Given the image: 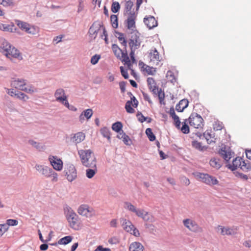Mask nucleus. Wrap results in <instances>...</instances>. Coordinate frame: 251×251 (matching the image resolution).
Returning a JSON list of instances; mask_svg holds the SVG:
<instances>
[{"label":"nucleus","instance_id":"nucleus-1","mask_svg":"<svg viewBox=\"0 0 251 251\" xmlns=\"http://www.w3.org/2000/svg\"><path fill=\"white\" fill-rule=\"evenodd\" d=\"M0 52L10 60L12 59L22 60L23 59L20 51L5 39L2 40L1 42Z\"/></svg>","mask_w":251,"mask_h":251},{"label":"nucleus","instance_id":"nucleus-2","mask_svg":"<svg viewBox=\"0 0 251 251\" xmlns=\"http://www.w3.org/2000/svg\"><path fill=\"white\" fill-rule=\"evenodd\" d=\"M80 161L85 167H95L96 157L91 150H80L78 151Z\"/></svg>","mask_w":251,"mask_h":251},{"label":"nucleus","instance_id":"nucleus-3","mask_svg":"<svg viewBox=\"0 0 251 251\" xmlns=\"http://www.w3.org/2000/svg\"><path fill=\"white\" fill-rule=\"evenodd\" d=\"M36 170L42 176L46 178H51L53 182L58 180V175L50 167L41 164H36L35 166Z\"/></svg>","mask_w":251,"mask_h":251},{"label":"nucleus","instance_id":"nucleus-4","mask_svg":"<svg viewBox=\"0 0 251 251\" xmlns=\"http://www.w3.org/2000/svg\"><path fill=\"white\" fill-rule=\"evenodd\" d=\"M136 18L137 15L134 12H130L127 13L126 19L124 22V25L128 34L138 32L136 26Z\"/></svg>","mask_w":251,"mask_h":251},{"label":"nucleus","instance_id":"nucleus-5","mask_svg":"<svg viewBox=\"0 0 251 251\" xmlns=\"http://www.w3.org/2000/svg\"><path fill=\"white\" fill-rule=\"evenodd\" d=\"M105 32V28L101 22L96 21L93 23L88 31L89 37L90 41L94 40L98 34H102Z\"/></svg>","mask_w":251,"mask_h":251},{"label":"nucleus","instance_id":"nucleus-6","mask_svg":"<svg viewBox=\"0 0 251 251\" xmlns=\"http://www.w3.org/2000/svg\"><path fill=\"white\" fill-rule=\"evenodd\" d=\"M67 220L71 228L75 230L82 228L83 224L79 216L73 211L69 212Z\"/></svg>","mask_w":251,"mask_h":251},{"label":"nucleus","instance_id":"nucleus-7","mask_svg":"<svg viewBox=\"0 0 251 251\" xmlns=\"http://www.w3.org/2000/svg\"><path fill=\"white\" fill-rule=\"evenodd\" d=\"M193 175L197 179L210 186L216 185L219 183V181L215 177L208 174L196 172L193 173Z\"/></svg>","mask_w":251,"mask_h":251},{"label":"nucleus","instance_id":"nucleus-8","mask_svg":"<svg viewBox=\"0 0 251 251\" xmlns=\"http://www.w3.org/2000/svg\"><path fill=\"white\" fill-rule=\"evenodd\" d=\"M16 23L21 30L25 31L28 34L35 35L38 34L39 32V27L34 25H30L27 23L20 20H16Z\"/></svg>","mask_w":251,"mask_h":251},{"label":"nucleus","instance_id":"nucleus-9","mask_svg":"<svg viewBox=\"0 0 251 251\" xmlns=\"http://www.w3.org/2000/svg\"><path fill=\"white\" fill-rule=\"evenodd\" d=\"M26 80L20 78L15 79L11 82V85L16 89L30 94H32L35 92V90L31 86H30L29 88H27L26 87Z\"/></svg>","mask_w":251,"mask_h":251},{"label":"nucleus","instance_id":"nucleus-10","mask_svg":"<svg viewBox=\"0 0 251 251\" xmlns=\"http://www.w3.org/2000/svg\"><path fill=\"white\" fill-rule=\"evenodd\" d=\"M130 35L128 45L131 50H136L138 49L142 43V40L140 37V33L139 32L129 33Z\"/></svg>","mask_w":251,"mask_h":251},{"label":"nucleus","instance_id":"nucleus-11","mask_svg":"<svg viewBox=\"0 0 251 251\" xmlns=\"http://www.w3.org/2000/svg\"><path fill=\"white\" fill-rule=\"evenodd\" d=\"M77 213L81 216L86 218H91L95 215L94 208L87 204L80 205L77 209Z\"/></svg>","mask_w":251,"mask_h":251},{"label":"nucleus","instance_id":"nucleus-12","mask_svg":"<svg viewBox=\"0 0 251 251\" xmlns=\"http://www.w3.org/2000/svg\"><path fill=\"white\" fill-rule=\"evenodd\" d=\"M121 222L122 227L126 231L129 232L135 237H139L140 236L139 230L134 227L130 221L125 219H122Z\"/></svg>","mask_w":251,"mask_h":251},{"label":"nucleus","instance_id":"nucleus-13","mask_svg":"<svg viewBox=\"0 0 251 251\" xmlns=\"http://www.w3.org/2000/svg\"><path fill=\"white\" fill-rule=\"evenodd\" d=\"M188 120L190 125L194 128H201L203 126V119L200 115L197 113H192Z\"/></svg>","mask_w":251,"mask_h":251},{"label":"nucleus","instance_id":"nucleus-14","mask_svg":"<svg viewBox=\"0 0 251 251\" xmlns=\"http://www.w3.org/2000/svg\"><path fill=\"white\" fill-rule=\"evenodd\" d=\"M228 168L232 171H235L240 168L243 171L248 169V167L243 159L241 157H236L232 161V164L228 165Z\"/></svg>","mask_w":251,"mask_h":251},{"label":"nucleus","instance_id":"nucleus-15","mask_svg":"<svg viewBox=\"0 0 251 251\" xmlns=\"http://www.w3.org/2000/svg\"><path fill=\"white\" fill-rule=\"evenodd\" d=\"M182 222L185 227L192 232H198L202 231L201 228L191 219H184Z\"/></svg>","mask_w":251,"mask_h":251},{"label":"nucleus","instance_id":"nucleus-16","mask_svg":"<svg viewBox=\"0 0 251 251\" xmlns=\"http://www.w3.org/2000/svg\"><path fill=\"white\" fill-rule=\"evenodd\" d=\"M49 160L53 168L58 171L62 170L63 166L62 160L56 156L50 155Z\"/></svg>","mask_w":251,"mask_h":251},{"label":"nucleus","instance_id":"nucleus-17","mask_svg":"<svg viewBox=\"0 0 251 251\" xmlns=\"http://www.w3.org/2000/svg\"><path fill=\"white\" fill-rule=\"evenodd\" d=\"M149 57L150 58V63L153 66H157L160 61L159 52L155 48L151 50L150 51Z\"/></svg>","mask_w":251,"mask_h":251},{"label":"nucleus","instance_id":"nucleus-18","mask_svg":"<svg viewBox=\"0 0 251 251\" xmlns=\"http://www.w3.org/2000/svg\"><path fill=\"white\" fill-rule=\"evenodd\" d=\"M67 178L69 181H72L76 177V171L73 165L69 166L65 170Z\"/></svg>","mask_w":251,"mask_h":251},{"label":"nucleus","instance_id":"nucleus-19","mask_svg":"<svg viewBox=\"0 0 251 251\" xmlns=\"http://www.w3.org/2000/svg\"><path fill=\"white\" fill-rule=\"evenodd\" d=\"M134 213L138 217L142 218L144 221L151 222L153 221V217L143 209H137Z\"/></svg>","mask_w":251,"mask_h":251},{"label":"nucleus","instance_id":"nucleus-20","mask_svg":"<svg viewBox=\"0 0 251 251\" xmlns=\"http://www.w3.org/2000/svg\"><path fill=\"white\" fill-rule=\"evenodd\" d=\"M216 231L218 233H220L223 236L231 235L234 234L233 229L229 226H218L216 227Z\"/></svg>","mask_w":251,"mask_h":251},{"label":"nucleus","instance_id":"nucleus-21","mask_svg":"<svg viewBox=\"0 0 251 251\" xmlns=\"http://www.w3.org/2000/svg\"><path fill=\"white\" fill-rule=\"evenodd\" d=\"M139 66L142 69V71L145 74L148 75H155L156 73V68L147 65L142 62H139Z\"/></svg>","mask_w":251,"mask_h":251},{"label":"nucleus","instance_id":"nucleus-22","mask_svg":"<svg viewBox=\"0 0 251 251\" xmlns=\"http://www.w3.org/2000/svg\"><path fill=\"white\" fill-rule=\"evenodd\" d=\"M54 97L57 101L63 104L67 100V97L65 95V91L62 88L58 89L54 93Z\"/></svg>","mask_w":251,"mask_h":251},{"label":"nucleus","instance_id":"nucleus-23","mask_svg":"<svg viewBox=\"0 0 251 251\" xmlns=\"http://www.w3.org/2000/svg\"><path fill=\"white\" fill-rule=\"evenodd\" d=\"M138 101L134 97L131 98V100L127 101L125 105V108L127 112L129 113H133L135 112L134 109L131 107L132 105L134 107H136L138 106Z\"/></svg>","mask_w":251,"mask_h":251},{"label":"nucleus","instance_id":"nucleus-24","mask_svg":"<svg viewBox=\"0 0 251 251\" xmlns=\"http://www.w3.org/2000/svg\"><path fill=\"white\" fill-rule=\"evenodd\" d=\"M144 22L149 29L153 28L157 25V22L153 16H150L145 17Z\"/></svg>","mask_w":251,"mask_h":251},{"label":"nucleus","instance_id":"nucleus-25","mask_svg":"<svg viewBox=\"0 0 251 251\" xmlns=\"http://www.w3.org/2000/svg\"><path fill=\"white\" fill-rule=\"evenodd\" d=\"M169 113L170 114V116L174 120V121L175 122V125L176 127H177L178 129H180L181 122L179 120V117L176 114L174 107H171L170 109Z\"/></svg>","mask_w":251,"mask_h":251},{"label":"nucleus","instance_id":"nucleus-26","mask_svg":"<svg viewBox=\"0 0 251 251\" xmlns=\"http://www.w3.org/2000/svg\"><path fill=\"white\" fill-rule=\"evenodd\" d=\"M147 83L149 89L153 93L156 94L158 87L155 80L152 77H148L147 79Z\"/></svg>","mask_w":251,"mask_h":251},{"label":"nucleus","instance_id":"nucleus-27","mask_svg":"<svg viewBox=\"0 0 251 251\" xmlns=\"http://www.w3.org/2000/svg\"><path fill=\"white\" fill-rule=\"evenodd\" d=\"M144 247L143 245L140 242H132L129 247V251H143Z\"/></svg>","mask_w":251,"mask_h":251},{"label":"nucleus","instance_id":"nucleus-28","mask_svg":"<svg viewBox=\"0 0 251 251\" xmlns=\"http://www.w3.org/2000/svg\"><path fill=\"white\" fill-rule=\"evenodd\" d=\"M209 164L212 168L218 170L222 167L223 163L220 159L213 157L210 160Z\"/></svg>","mask_w":251,"mask_h":251},{"label":"nucleus","instance_id":"nucleus-29","mask_svg":"<svg viewBox=\"0 0 251 251\" xmlns=\"http://www.w3.org/2000/svg\"><path fill=\"white\" fill-rule=\"evenodd\" d=\"M93 115V111L91 109H87L83 111L80 115L79 119L80 122L82 123L84 121V117L87 119H90Z\"/></svg>","mask_w":251,"mask_h":251},{"label":"nucleus","instance_id":"nucleus-30","mask_svg":"<svg viewBox=\"0 0 251 251\" xmlns=\"http://www.w3.org/2000/svg\"><path fill=\"white\" fill-rule=\"evenodd\" d=\"M0 30L9 32H14L16 30V28L13 24L8 25L0 23Z\"/></svg>","mask_w":251,"mask_h":251},{"label":"nucleus","instance_id":"nucleus-31","mask_svg":"<svg viewBox=\"0 0 251 251\" xmlns=\"http://www.w3.org/2000/svg\"><path fill=\"white\" fill-rule=\"evenodd\" d=\"M188 101L187 100L183 99L179 101L176 104V109L178 112H182L188 105Z\"/></svg>","mask_w":251,"mask_h":251},{"label":"nucleus","instance_id":"nucleus-32","mask_svg":"<svg viewBox=\"0 0 251 251\" xmlns=\"http://www.w3.org/2000/svg\"><path fill=\"white\" fill-rule=\"evenodd\" d=\"M112 49L117 58L121 59V57H123L124 54L125 53L124 51L121 50L117 45L113 44L112 46Z\"/></svg>","mask_w":251,"mask_h":251},{"label":"nucleus","instance_id":"nucleus-33","mask_svg":"<svg viewBox=\"0 0 251 251\" xmlns=\"http://www.w3.org/2000/svg\"><path fill=\"white\" fill-rule=\"evenodd\" d=\"M85 137V134L83 132H79L74 134L72 138V140L75 144H77L83 141L84 140Z\"/></svg>","mask_w":251,"mask_h":251},{"label":"nucleus","instance_id":"nucleus-34","mask_svg":"<svg viewBox=\"0 0 251 251\" xmlns=\"http://www.w3.org/2000/svg\"><path fill=\"white\" fill-rule=\"evenodd\" d=\"M203 136L208 143L210 144L215 142L216 138H215L214 134L212 131H206L203 133Z\"/></svg>","mask_w":251,"mask_h":251},{"label":"nucleus","instance_id":"nucleus-35","mask_svg":"<svg viewBox=\"0 0 251 251\" xmlns=\"http://www.w3.org/2000/svg\"><path fill=\"white\" fill-rule=\"evenodd\" d=\"M121 59H122V61L124 62V64L127 66V68L128 69L131 70L132 73H134V71L131 69V67L132 66V63L128 56L126 51V50L125 53L124 54L123 57H121Z\"/></svg>","mask_w":251,"mask_h":251},{"label":"nucleus","instance_id":"nucleus-36","mask_svg":"<svg viewBox=\"0 0 251 251\" xmlns=\"http://www.w3.org/2000/svg\"><path fill=\"white\" fill-rule=\"evenodd\" d=\"M220 153L226 161H229L234 154V153L231 151H227L223 149H221L220 151Z\"/></svg>","mask_w":251,"mask_h":251},{"label":"nucleus","instance_id":"nucleus-37","mask_svg":"<svg viewBox=\"0 0 251 251\" xmlns=\"http://www.w3.org/2000/svg\"><path fill=\"white\" fill-rule=\"evenodd\" d=\"M117 137L120 139H122L126 145H128L130 144V139L129 137L123 131L119 133Z\"/></svg>","mask_w":251,"mask_h":251},{"label":"nucleus","instance_id":"nucleus-38","mask_svg":"<svg viewBox=\"0 0 251 251\" xmlns=\"http://www.w3.org/2000/svg\"><path fill=\"white\" fill-rule=\"evenodd\" d=\"M89 169L86 170V175L89 178H92L97 172V165L95 167H88Z\"/></svg>","mask_w":251,"mask_h":251},{"label":"nucleus","instance_id":"nucleus-39","mask_svg":"<svg viewBox=\"0 0 251 251\" xmlns=\"http://www.w3.org/2000/svg\"><path fill=\"white\" fill-rule=\"evenodd\" d=\"M116 34L117 35L116 36L118 39L121 44L122 45L125 47V50H126L127 41L125 37L124 34L120 32H117Z\"/></svg>","mask_w":251,"mask_h":251},{"label":"nucleus","instance_id":"nucleus-40","mask_svg":"<svg viewBox=\"0 0 251 251\" xmlns=\"http://www.w3.org/2000/svg\"><path fill=\"white\" fill-rule=\"evenodd\" d=\"M157 92L160 104H165V93L164 91L161 89H160L159 90H157Z\"/></svg>","mask_w":251,"mask_h":251},{"label":"nucleus","instance_id":"nucleus-41","mask_svg":"<svg viewBox=\"0 0 251 251\" xmlns=\"http://www.w3.org/2000/svg\"><path fill=\"white\" fill-rule=\"evenodd\" d=\"M100 131L104 137L106 138L108 140L110 141V131L109 128L106 127H104L100 129Z\"/></svg>","mask_w":251,"mask_h":251},{"label":"nucleus","instance_id":"nucleus-42","mask_svg":"<svg viewBox=\"0 0 251 251\" xmlns=\"http://www.w3.org/2000/svg\"><path fill=\"white\" fill-rule=\"evenodd\" d=\"M73 239V238L71 236H67L61 238L58 241V243L61 245H66L70 243Z\"/></svg>","mask_w":251,"mask_h":251},{"label":"nucleus","instance_id":"nucleus-43","mask_svg":"<svg viewBox=\"0 0 251 251\" xmlns=\"http://www.w3.org/2000/svg\"><path fill=\"white\" fill-rule=\"evenodd\" d=\"M123 127V125L120 122H117L114 123L112 126V129L116 132H121Z\"/></svg>","mask_w":251,"mask_h":251},{"label":"nucleus","instance_id":"nucleus-44","mask_svg":"<svg viewBox=\"0 0 251 251\" xmlns=\"http://www.w3.org/2000/svg\"><path fill=\"white\" fill-rule=\"evenodd\" d=\"M213 127L215 130H221L224 127V125L222 122L217 120L214 122Z\"/></svg>","mask_w":251,"mask_h":251},{"label":"nucleus","instance_id":"nucleus-45","mask_svg":"<svg viewBox=\"0 0 251 251\" xmlns=\"http://www.w3.org/2000/svg\"><path fill=\"white\" fill-rule=\"evenodd\" d=\"M16 97L23 101H26L29 99V97L27 95L19 91H17V96Z\"/></svg>","mask_w":251,"mask_h":251},{"label":"nucleus","instance_id":"nucleus-46","mask_svg":"<svg viewBox=\"0 0 251 251\" xmlns=\"http://www.w3.org/2000/svg\"><path fill=\"white\" fill-rule=\"evenodd\" d=\"M146 134L151 141H153L155 140V136L152 132V130L151 128H148L146 129Z\"/></svg>","mask_w":251,"mask_h":251},{"label":"nucleus","instance_id":"nucleus-47","mask_svg":"<svg viewBox=\"0 0 251 251\" xmlns=\"http://www.w3.org/2000/svg\"><path fill=\"white\" fill-rule=\"evenodd\" d=\"M0 4L4 7L13 6L14 2L13 0H0Z\"/></svg>","mask_w":251,"mask_h":251},{"label":"nucleus","instance_id":"nucleus-48","mask_svg":"<svg viewBox=\"0 0 251 251\" xmlns=\"http://www.w3.org/2000/svg\"><path fill=\"white\" fill-rule=\"evenodd\" d=\"M187 120H185L184 122L182 123V126L180 129L181 131L185 134L188 133L189 132V127L186 123Z\"/></svg>","mask_w":251,"mask_h":251},{"label":"nucleus","instance_id":"nucleus-49","mask_svg":"<svg viewBox=\"0 0 251 251\" xmlns=\"http://www.w3.org/2000/svg\"><path fill=\"white\" fill-rule=\"evenodd\" d=\"M124 207L126 209H127L128 210L132 211L134 213L137 209L133 204H132L131 203L129 202H125L124 203Z\"/></svg>","mask_w":251,"mask_h":251},{"label":"nucleus","instance_id":"nucleus-50","mask_svg":"<svg viewBox=\"0 0 251 251\" xmlns=\"http://www.w3.org/2000/svg\"><path fill=\"white\" fill-rule=\"evenodd\" d=\"M166 78L172 82L176 81V78L174 73L171 71H168L166 74Z\"/></svg>","mask_w":251,"mask_h":251},{"label":"nucleus","instance_id":"nucleus-51","mask_svg":"<svg viewBox=\"0 0 251 251\" xmlns=\"http://www.w3.org/2000/svg\"><path fill=\"white\" fill-rule=\"evenodd\" d=\"M192 145L194 148L199 151H202L204 148L201 144L197 141H193L192 142Z\"/></svg>","mask_w":251,"mask_h":251},{"label":"nucleus","instance_id":"nucleus-52","mask_svg":"<svg viewBox=\"0 0 251 251\" xmlns=\"http://www.w3.org/2000/svg\"><path fill=\"white\" fill-rule=\"evenodd\" d=\"M111 22L112 25L114 28H117L118 27V18L115 15H112L110 17Z\"/></svg>","mask_w":251,"mask_h":251},{"label":"nucleus","instance_id":"nucleus-53","mask_svg":"<svg viewBox=\"0 0 251 251\" xmlns=\"http://www.w3.org/2000/svg\"><path fill=\"white\" fill-rule=\"evenodd\" d=\"M120 8V5L118 2L114 1L112 3L111 6V11L113 13L117 12Z\"/></svg>","mask_w":251,"mask_h":251},{"label":"nucleus","instance_id":"nucleus-54","mask_svg":"<svg viewBox=\"0 0 251 251\" xmlns=\"http://www.w3.org/2000/svg\"><path fill=\"white\" fill-rule=\"evenodd\" d=\"M137 117H138V120L141 123L146 121L147 119H149L148 123H150L151 121V118L145 117L141 113H137Z\"/></svg>","mask_w":251,"mask_h":251},{"label":"nucleus","instance_id":"nucleus-55","mask_svg":"<svg viewBox=\"0 0 251 251\" xmlns=\"http://www.w3.org/2000/svg\"><path fill=\"white\" fill-rule=\"evenodd\" d=\"M18 224V221L15 219H8L6 221V225L9 226H15Z\"/></svg>","mask_w":251,"mask_h":251},{"label":"nucleus","instance_id":"nucleus-56","mask_svg":"<svg viewBox=\"0 0 251 251\" xmlns=\"http://www.w3.org/2000/svg\"><path fill=\"white\" fill-rule=\"evenodd\" d=\"M9 227L6 224H0V234L3 235L8 229Z\"/></svg>","mask_w":251,"mask_h":251},{"label":"nucleus","instance_id":"nucleus-57","mask_svg":"<svg viewBox=\"0 0 251 251\" xmlns=\"http://www.w3.org/2000/svg\"><path fill=\"white\" fill-rule=\"evenodd\" d=\"M133 2L131 0H128L125 3V8L126 10V12L130 11L132 6H133Z\"/></svg>","mask_w":251,"mask_h":251},{"label":"nucleus","instance_id":"nucleus-58","mask_svg":"<svg viewBox=\"0 0 251 251\" xmlns=\"http://www.w3.org/2000/svg\"><path fill=\"white\" fill-rule=\"evenodd\" d=\"M100 58V55L96 54L93 56L91 59V63L93 65L97 64Z\"/></svg>","mask_w":251,"mask_h":251},{"label":"nucleus","instance_id":"nucleus-59","mask_svg":"<svg viewBox=\"0 0 251 251\" xmlns=\"http://www.w3.org/2000/svg\"><path fill=\"white\" fill-rule=\"evenodd\" d=\"M71 111H75L77 109L74 105H70L68 100L63 104Z\"/></svg>","mask_w":251,"mask_h":251},{"label":"nucleus","instance_id":"nucleus-60","mask_svg":"<svg viewBox=\"0 0 251 251\" xmlns=\"http://www.w3.org/2000/svg\"><path fill=\"white\" fill-rule=\"evenodd\" d=\"M7 93L11 97H16L17 91L14 89H7Z\"/></svg>","mask_w":251,"mask_h":251},{"label":"nucleus","instance_id":"nucleus-61","mask_svg":"<svg viewBox=\"0 0 251 251\" xmlns=\"http://www.w3.org/2000/svg\"><path fill=\"white\" fill-rule=\"evenodd\" d=\"M120 70H121V74L123 75V76L125 79H127L128 78V73H127V71L125 70L124 69V67L122 66L120 67Z\"/></svg>","mask_w":251,"mask_h":251},{"label":"nucleus","instance_id":"nucleus-62","mask_svg":"<svg viewBox=\"0 0 251 251\" xmlns=\"http://www.w3.org/2000/svg\"><path fill=\"white\" fill-rule=\"evenodd\" d=\"M108 242L110 244H116L119 243V239L116 237H113L111 238L109 240Z\"/></svg>","mask_w":251,"mask_h":251},{"label":"nucleus","instance_id":"nucleus-63","mask_svg":"<svg viewBox=\"0 0 251 251\" xmlns=\"http://www.w3.org/2000/svg\"><path fill=\"white\" fill-rule=\"evenodd\" d=\"M142 94H143V98L145 100L148 101L151 104L152 103V101L150 99V97L147 93L143 92Z\"/></svg>","mask_w":251,"mask_h":251},{"label":"nucleus","instance_id":"nucleus-64","mask_svg":"<svg viewBox=\"0 0 251 251\" xmlns=\"http://www.w3.org/2000/svg\"><path fill=\"white\" fill-rule=\"evenodd\" d=\"M83 8H84L83 1L82 0H79V4L78 5L77 12L78 13L80 12L81 11H82L83 10Z\"/></svg>","mask_w":251,"mask_h":251}]
</instances>
